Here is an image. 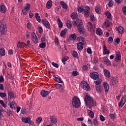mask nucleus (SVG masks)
<instances>
[{
  "label": "nucleus",
  "mask_w": 126,
  "mask_h": 126,
  "mask_svg": "<svg viewBox=\"0 0 126 126\" xmlns=\"http://www.w3.org/2000/svg\"><path fill=\"white\" fill-rule=\"evenodd\" d=\"M77 40L78 42H81L82 43V42H84V38L82 36H79L77 38Z\"/></svg>",
  "instance_id": "nucleus-44"
},
{
  "label": "nucleus",
  "mask_w": 126,
  "mask_h": 126,
  "mask_svg": "<svg viewBox=\"0 0 126 126\" xmlns=\"http://www.w3.org/2000/svg\"><path fill=\"white\" fill-rule=\"evenodd\" d=\"M67 32V29H65L63 30L61 32V37H63V36H65V34H66V32Z\"/></svg>",
  "instance_id": "nucleus-32"
},
{
  "label": "nucleus",
  "mask_w": 126,
  "mask_h": 126,
  "mask_svg": "<svg viewBox=\"0 0 126 126\" xmlns=\"http://www.w3.org/2000/svg\"><path fill=\"white\" fill-rule=\"evenodd\" d=\"M122 11L123 13L126 15V6H124L122 9Z\"/></svg>",
  "instance_id": "nucleus-56"
},
{
  "label": "nucleus",
  "mask_w": 126,
  "mask_h": 126,
  "mask_svg": "<svg viewBox=\"0 0 126 126\" xmlns=\"http://www.w3.org/2000/svg\"><path fill=\"white\" fill-rule=\"evenodd\" d=\"M104 24H105L106 27H109V26H110V22L108 21L105 22Z\"/></svg>",
  "instance_id": "nucleus-51"
},
{
  "label": "nucleus",
  "mask_w": 126,
  "mask_h": 126,
  "mask_svg": "<svg viewBox=\"0 0 126 126\" xmlns=\"http://www.w3.org/2000/svg\"><path fill=\"white\" fill-rule=\"evenodd\" d=\"M52 65H53V66H55V67H57V68H58V67H59V64H58V63H57L55 62L52 63Z\"/></svg>",
  "instance_id": "nucleus-58"
},
{
  "label": "nucleus",
  "mask_w": 126,
  "mask_h": 126,
  "mask_svg": "<svg viewBox=\"0 0 126 126\" xmlns=\"http://www.w3.org/2000/svg\"><path fill=\"white\" fill-rule=\"evenodd\" d=\"M103 55H109V50H108V48H107V47H106V45L103 46Z\"/></svg>",
  "instance_id": "nucleus-24"
},
{
  "label": "nucleus",
  "mask_w": 126,
  "mask_h": 126,
  "mask_svg": "<svg viewBox=\"0 0 126 126\" xmlns=\"http://www.w3.org/2000/svg\"><path fill=\"white\" fill-rule=\"evenodd\" d=\"M30 10V4L28 3L26 7L22 9V12L24 15H26L27 14V11Z\"/></svg>",
  "instance_id": "nucleus-10"
},
{
  "label": "nucleus",
  "mask_w": 126,
  "mask_h": 126,
  "mask_svg": "<svg viewBox=\"0 0 126 126\" xmlns=\"http://www.w3.org/2000/svg\"><path fill=\"white\" fill-rule=\"evenodd\" d=\"M94 10L95 12H96V13L100 14V13H101V6H100L99 5H96L94 7Z\"/></svg>",
  "instance_id": "nucleus-20"
},
{
  "label": "nucleus",
  "mask_w": 126,
  "mask_h": 126,
  "mask_svg": "<svg viewBox=\"0 0 126 126\" xmlns=\"http://www.w3.org/2000/svg\"><path fill=\"white\" fill-rule=\"evenodd\" d=\"M72 56L74 58H76V59H78V54L77 52L74 50L71 52Z\"/></svg>",
  "instance_id": "nucleus-30"
},
{
  "label": "nucleus",
  "mask_w": 126,
  "mask_h": 126,
  "mask_svg": "<svg viewBox=\"0 0 126 126\" xmlns=\"http://www.w3.org/2000/svg\"><path fill=\"white\" fill-rule=\"evenodd\" d=\"M66 26L67 28H69V29H71V27H72V25L71 24V22L69 21H67L66 23Z\"/></svg>",
  "instance_id": "nucleus-39"
},
{
  "label": "nucleus",
  "mask_w": 126,
  "mask_h": 126,
  "mask_svg": "<svg viewBox=\"0 0 126 126\" xmlns=\"http://www.w3.org/2000/svg\"><path fill=\"white\" fill-rule=\"evenodd\" d=\"M106 15L107 18H108V19L111 18V14L110 13V12H107L106 13Z\"/></svg>",
  "instance_id": "nucleus-52"
},
{
  "label": "nucleus",
  "mask_w": 126,
  "mask_h": 126,
  "mask_svg": "<svg viewBox=\"0 0 126 126\" xmlns=\"http://www.w3.org/2000/svg\"><path fill=\"white\" fill-rule=\"evenodd\" d=\"M42 22L43 24V25L48 29H50L51 27V25H50V23L48 21H46L45 20H42Z\"/></svg>",
  "instance_id": "nucleus-15"
},
{
  "label": "nucleus",
  "mask_w": 126,
  "mask_h": 126,
  "mask_svg": "<svg viewBox=\"0 0 126 126\" xmlns=\"http://www.w3.org/2000/svg\"><path fill=\"white\" fill-rule=\"evenodd\" d=\"M29 47L30 48V47H31V44H30V40H27V44H26L25 46L26 47Z\"/></svg>",
  "instance_id": "nucleus-54"
},
{
  "label": "nucleus",
  "mask_w": 126,
  "mask_h": 126,
  "mask_svg": "<svg viewBox=\"0 0 126 126\" xmlns=\"http://www.w3.org/2000/svg\"><path fill=\"white\" fill-rule=\"evenodd\" d=\"M31 120V118L28 117L27 118H22V121L23 123H25V124H28L29 125H33V122L32 121H30Z\"/></svg>",
  "instance_id": "nucleus-8"
},
{
  "label": "nucleus",
  "mask_w": 126,
  "mask_h": 126,
  "mask_svg": "<svg viewBox=\"0 0 126 126\" xmlns=\"http://www.w3.org/2000/svg\"><path fill=\"white\" fill-rule=\"evenodd\" d=\"M94 126H98L99 125L97 118L94 119Z\"/></svg>",
  "instance_id": "nucleus-46"
},
{
  "label": "nucleus",
  "mask_w": 126,
  "mask_h": 126,
  "mask_svg": "<svg viewBox=\"0 0 126 126\" xmlns=\"http://www.w3.org/2000/svg\"><path fill=\"white\" fill-rule=\"evenodd\" d=\"M110 117L111 118V119H112L113 120H114V119L116 118V115L113 114H110Z\"/></svg>",
  "instance_id": "nucleus-57"
},
{
  "label": "nucleus",
  "mask_w": 126,
  "mask_h": 126,
  "mask_svg": "<svg viewBox=\"0 0 126 126\" xmlns=\"http://www.w3.org/2000/svg\"><path fill=\"white\" fill-rule=\"evenodd\" d=\"M63 86L60 84H56V87L59 89V88H61V87H62Z\"/></svg>",
  "instance_id": "nucleus-59"
},
{
  "label": "nucleus",
  "mask_w": 126,
  "mask_h": 126,
  "mask_svg": "<svg viewBox=\"0 0 126 126\" xmlns=\"http://www.w3.org/2000/svg\"><path fill=\"white\" fill-rule=\"evenodd\" d=\"M50 93H51V91H46L45 90H42L40 94L42 97H47V96H48V94H50Z\"/></svg>",
  "instance_id": "nucleus-16"
},
{
  "label": "nucleus",
  "mask_w": 126,
  "mask_h": 126,
  "mask_svg": "<svg viewBox=\"0 0 126 126\" xmlns=\"http://www.w3.org/2000/svg\"><path fill=\"white\" fill-rule=\"evenodd\" d=\"M70 39L74 40L76 39V34L75 33L72 34L70 35Z\"/></svg>",
  "instance_id": "nucleus-40"
},
{
  "label": "nucleus",
  "mask_w": 126,
  "mask_h": 126,
  "mask_svg": "<svg viewBox=\"0 0 126 126\" xmlns=\"http://www.w3.org/2000/svg\"><path fill=\"white\" fill-rule=\"evenodd\" d=\"M55 43L57 45H59V38H58V37L55 38Z\"/></svg>",
  "instance_id": "nucleus-63"
},
{
  "label": "nucleus",
  "mask_w": 126,
  "mask_h": 126,
  "mask_svg": "<svg viewBox=\"0 0 126 126\" xmlns=\"http://www.w3.org/2000/svg\"><path fill=\"white\" fill-rule=\"evenodd\" d=\"M103 72L104 73V75H105L106 77L109 78L111 76V73L107 69L103 70Z\"/></svg>",
  "instance_id": "nucleus-23"
},
{
  "label": "nucleus",
  "mask_w": 126,
  "mask_h": 126,
  "mask_svg": "<svg viewBox=\"0 0 126 126\" xmlns=\"http://www.w3.org/2000/svg\"><path fill=\"white\" fill-rule=\"evenodd\" d=\"M74 26H77L78 30L80 34H84L85 33V29L83 26V23L82 21L79 19H77L76 21H74Z\"/></svg>",
  "instance_id": "nucleus-1"
},
{
  "label": "nucleus",
  "mask_w": 126,
  "mask_h": 126,
  "mask_svg": "<svg viewBox=\"0 0 126 126\" xmlns=\"http://www.w3.org/2000/svg\"><path fill=\"white\" fill-rule=\"evenodd\" d=\"M41 122H42V118L41 117H38L36 119L37 124H40Z\"/></svg>",
  "instance_id": "nucleus-48"
},
{
  "label": "nucleus",
  "mask_w": 126,
  "mask_h": 126,
  "mask_svg": "<svg viewBox=\"0 0 126 126\" xmlns=\"http://www.w3.org/2000/svg\"><path fill=\"white\" fill-rule=\"evenodd\" d=\"M90 7L89 6H87L85 7L83 14L85 17H88L89 16V14H90Z\"/></svg>",
  "instance_id": "nucleus-7"
},
{
  "label": "nucleus",
  "mask_w": 126,
  "mask_h": 126,
  "mask_svg": "<svg viewBox=\"0 0 126 126\" xmlns=\"http://www.w3.org/2000/svg\"><path fill=\"white\" fill-rule=\"evenodd\" d=\"M96 33L97 35L100 36V35H102V33H103V32H102V30L101 29L97 28L96 31Z\"/></svg>",
  "instance_id": "nucleus-35"
},
{
  "label": "nucleus",
  "mask_w": 126,
  "mask_h": 126,
  "mask_svg": "<svg viewBox=\"0 0 126 126\" xmlns=\"http://www.w3.org/2000/svg\"><path fill=\"white\" fill-rule=\"evenodd\" d=\"M90 76L91 78H93V79H94V80H96L98 79V78H99V74H98V73L96 72L91 73Z\"/></svg>",
  "instance_id": "nucleus-11"
},
{
  "label": "nucleus",
  "mask_w": 126,
  "mask_h": 126,
  "mask_svg": "<svg viewBox=\"0 0 126 126\" xmlns=\"http://www.w3.org/2000/svg\"><path fill=\"white\" fill-rule=\"evenodd\" d=\"M119 83V79L117 77H112L111 78V83L112 85H116Z\"/></svg>",
  "instance_id": "nucleus-14"
},
{
  "label": "nucleus",
  "mask_w": 126,
  "mask_h": 126,
  "mask_svg": "<svg viewBox=\"0 0 126 126\" xmlns=\"http://www.w3.org/2000/svg\"><path fill=\"white\" fill-rule=\"evenodd\" d=\"M95 84L96 85H100L101 83H102V80L99 79L94 82Z\"/></svg>",
  "instance_id": "nucleus-41"
},
{
  "label": "nucleus",
  "mask_w": 126,
  "mask_h": 126,
  "mask_svg": "<svg viewBox=\"0 0 126 126\" xmlns=\"http://www.w3.org/2000/svg\"><path fill=\"white\" fill-rule=\"evenodd\" d=\"M78 17V15L76 13V12H73L71 14V18L72 19H77Z\"/></svg>",
  "instance_id": "nucleus-25"
},
{
  "label": "nucleus",
  "mask_w": 126,
  "mask_h": 126,
  "mask_svg": "<svg viewBox=\"0 0 126 126\" xmlns=\"http://www.w3.org/2000/svg\"><path fill=\"white\" fill-rule=\"evenodd\" d=\"M17 46L18 48H21L22 47H25V46H26V44L23 42H20V41H18Z\"/></svg>",
  "instance_id": "nucleus-29"
},
{
  "label": "nucleus",
  "mask_w": 126,
  "mask_h": 126,
  "mask_svg": "<svg viewBox=\"0 0 126 126\" xmlns=\"http://www.w3.org/2000/svg\"><path fill=\"white\" fill-rule=\"evenodd\" d=\"M90 18L92 21H95V18H94V16H92V15H91L90 16Z\"/></svg>",
  "instance_id": "nucleus-62"
},
{
  "label": "nucleus",
  "mask_w": 126,
  "mask_h": 126,
  "mask_svg": "<svg viewBox=\"0 0 126 126\" xmlns=\"http://www.w3.org/2000/svg\"><path fill=\"white\" fill-rule=\"evenodd\" d=\"M116 31H118L120 34H123L124 33V28L122 26H119L115 28Z\"/></svg>",
  "instance_id": "nucleus-17"
},
{
  "label": "nucleus",
  "mask_w": 126,
  "mask_h": 126,
  "mask_svg": "<svg viewBox=\"0 0 126 126\" xmlns=\"http://www.w3.org/2000/svg\"><path fill=\"white\" fill-rule=\"evenodd\" d=\"M6 11V8L4 5L1 4L0 5V12H2V13H4Z\"/></svg>",
  "instance_id": "nucleus-21"
},
{
  "label": "nucleus",
  "mask_w": 126,
  "mask_h": 126,
  "mask_svg": "<svg viewBox=\"0 0 126 126\" xmlns=\"http://www.w3.org/2000/svg\"><path fill=\"white\" fill-rule=\"evenodd\" d=\"M77 48L78 51H81L83 49V43L79 42L77 44Z\"/></svg>",
  "instance_id": "nucleus-19"
},
{
  "label": "nucleus",
  "mask_w": 126,
  "mask_h": 126,
  "mask_svg": "<svg viewBox=\"0 0 126 126\" xmlns=\"http://www.w3.org/2000/svg\"><path fill=\"white\" fill-rule=\"evenodd\" d=\"M126 96L124 95L123 97H122V98L121 100V101L119 102V107H123L124 105L126 103Z\"/></svg>",
  "instance_id": "nucleus-13"
},
{
  "label": "nucleus",
  "mask_w": 126,
  "mask_h": 126,
  "mask_svg": "<svg viewBox=\"0 0 126 126\" xmlns=\"http://www.w3.org/2000/svg\"><path fill=\"white\" fill-rule=\"evenodd\" d=\"M81 88L86 91H90V86L85 81H83L81 84Z\"/></svg>",
  "instance_id": "nucleus-5"
},
{
  "label": "nucleus",
  "mask_w": 126,
  "mask_h": 126,
  "mask_svg": "<svg viewBox=\"0 0 126 126\" xmlns=\"http://www.w3.org/2000/svg\"><path fill=\"white\" fill-rule=\"evenodd\" d=\"M7 115L10 116L12 114V111L10 110H7L6 111Z\"/></svg>",
  "instance_id": "nucleus-55"
},
{
  "label": "nucleus",
  "mask_w": 126,
  "mask_h": 126,
  "mask_svg": "<svg viewBox=\"0 0 126 126\" xmlns=\"http://www.w3.org/2000/svg\"><path fill=\"white\" fill-rule=\"evenodd\" d=\"M122 58V55H121V52L120 51H118L116 53V57H115V62L118 63L121 61V59Z\"/></svg>",
  "instance_id": "nucleus-12"
},
{
  "label": "nucleus",
  "mask_w": 126,
  "mask_h": 126,
  "mask_svg": "<svg viewBox=\"0 0 126 126\" xmlns=\"http://www.w3.org/2000/svg\"><path fill=\"white\" fill-rule=\"evenodd\" d=\"M57 23L59 25V28H63V22H62V21H61V19H60V18H58Z\"/></svg>",
  "instance_id": "nucleus-34"
},
{
  "label": "nucleus",
  "mask_w": 126,
  "mask_h": 126,
  "mask_svg": "<svg viewBox=\"0 0 126 126\" xmlns=\"http://www.w3.org/2000/svg\"><path fill=\"white\" fill-rule=\"evenodd\" d=\"M114 4H113V0L109 1L108 5L109 6H113Z\"/></svg>",
  "instance_id": "nucleus-64"
},
{
  "label": "nucleus",
  "mask_w": 126,
  "mask_h": 126,
  "mask_svg": "<svg viewBox=\"0 0 126 126\" xmlns=\"http://www.w3.org/2000/svg\"><path fill=\"white\" fill-rule=\"evenodd\" d=\"M29 16H30V18H31V19L32 18V17H33V16H34V14L31 11H30Z\"/></svg>",
  "instance_id": "nucleus-61"
},
{
  "label": "nucleus",
  "mask_w": 126,
  "mask_h": 126,
  "mask_svg": "<svg viewBox=\"0 0 126 126\" xmlns=\"http://www.w3.org/2000/svg\"><path fill=\"white\" fill-rule=\"evenodd\" d=\"M0 104H1V105H2V106L4 107V108H5L6 107V105L5 104V103H4V102H3V100H0Z\"/></svg>",
  "instance_id": "nucleus-50"
},
{
  "label": "nucleus",
  "mask_w": 126,
  "mask_h": 126,
  "mask_svg": "<svg viewBox=\"0 0 126 126\" xmlns=\"http://www.w3.org/2000/svg\"><path fill=\"white\" fill-rule=\"evenodd\" d=\"M0 56H1V57H3L4 56H5V50H4V48H0Z\"/></svg>",
  "instance_id": "nucleus-26"
},
{
  "label": "nucleus",
  "mask_w": 126,
  "mask_h": 126,
  "mask_svg": "<svg viewBox=\"0 0 126 126\" xmlns=\"http://www.w3.org/2000/svg\"><path fill=\"white\" fill-rule=\"evenodd\" d=\"M83 70H87L88 69V67L87 66V65H84L83 66Z\"/></svg>",
  "instance_id": "nucleus-60"
},
{
  "label": "nucleus",
  "mask_w": 126,
  "mask_h": 126,
  "mask_svg": "<svg viewBox=\"0 0 126 126\" xmlns=\"http://www.w3.org/2000/svg\"><path fill=\"white\" fill-rule=\"evenodd\" d=\"M0 97H1V98L6 97V94L4 93H0Z\"/></svg>",
  "instance_id": "nucleus-47"
},
{
  "label": "nucleus",
  "mask_w": 126,
  "mask_h": 126,
  "mask_svg": "<svg viewBox=\"0 0 126 126\" xmlns=\"http://www.w3.org/2000/svg\"><path fill=\"white\" fill-rule=\"evenodd\" d=\"M72 74L73 76H77L79 74V73L77 71H73Z\"/></svg>",
  "instance_id": "nucleus-45"
},
{
  "label": "nucleus",
  "mask_w": 126,
  "mask_h": 126,
  "mask_svg": "<svg viewBox=\"0 0 126 126\" xmlns=\"http://www.w3.org/2000/svg\"><path fill=\"white\" fill-rule=\"evenodd\" d=\"M35 19L38 22H41V18H40V15H39V13H35Z\"/></svg>",
  "instance_id": "nucleus-38"
},
{
  "label": "nucleus",
  "mask_w": 126,
  "mask_h": 126,
  "mask_svg": "<svg viewBox=\"0 0 126 126\" xmlns=\"http://www.w3.org/2000/svg\"><path fill=\"white\" fill-rule=\"evenodd\" d=\"M109 44H112L113 43V37L110 36L108 38V39Z\"/></svg>",
  "instance_id": "nucleus-49"
},
{
  "label": "nucleus",
  "mask_w": 126,
  "mask_h": 126,
  "mask_svg": "<svg viewBox=\"0 0 126 126\" xmlns=\"http://www.w3.org/2000/svg\"><path fill=\"white\" fill-rule=\"evenodd\" d=\"M67 60H68V57L67 56L66 57H64L63 59H62V63H63L64 64H65V62H66V61H67Z\"/></svg>",
  "instance_id": "nucleus-43"
},
{
  "label": "nucleus",
  "mask_w": 126,
  "mask_h": 126,
  "mask_svg": "<svg viewBox=\"0 0 126 126\" xmlns=\"http://www.w3.org/2000/svg\"><path fill=\"white\" fill-rule=\"evenodd\" d=\"M78 12L81 13L83 11H84V7L83 6H80L77 8Z\"/></svg>",
  "instance_id": "nucleus-37"
},
{
  "label": "nucleus",
  "mask_w": 126,
  "mask_h": 126,
  "mask_svg": "<svg viewBox=\"0 0 126 126\" xmlns=\"http://www.w3.org/2000/svg\"><path fill=\"white\" fill-rule=\"evenodd\" d=\"M52 1L51 0H50L48 1H47L46 3V7L47 8H48V9H50V8L52 7Z\"/></svg>",
  "instance_id": "nucleus-28"
},
{
  "label": "nucleus",
  "mask_w": 126,
  "mask_h": 126,
  "mask_svg": "<svg viewBox=\"0 0 126 126\" xmlns=\"http://www.w3.org/2000/svg\"><path fill=\"white\" fill-rule=\"evenodd\" d=\"M84 101L88 107L90 108H92V107H95L96 106V101L94 100L90 96L86 95L85 97Z\"/></svg>",
  "instance_id": "nucleus-2"
},
{
  "label": "nucleus",
  "mask_w": 126,
  "mask_h": 126,
  "mask_svg": "<svg viewBox=\"0 0 126 126\" xmlns=\"http://www.w3.org/2000/svg\"><path fill=\"white\" fill-rule=\"evenodd\" d=\"M56 81H57L59 83H63V81H62V80L61 78L57 77L56 78Z\"/></svg>",
  "instance_id": "nucleus-53"
},
{
  "label": "nucleus",
  "mask_w": 126,
  "mask_h": 126,
  "mask_svg": "<svg viewBox=\"0 0 126 126\" xmlns=\"http://www.w3.org/2000/svg\"><path fill=\"white\" fill-rule=\"evenodd\" d=\"M3 21L2 20L0 21V34L1 35H4L7 32L6 26L4 25V23H2Z\"/></svg>",
  "instance_id": "nucleus-4"
},
{
  "label": "nucleus",
  "mask_w": 126,
  "mask_h": 126,
  "mask_svg": "<svg viewBox=\"0 0 126 126\" xmlns=\"http://www.w3.org/2000/svg\"><path fill=\"white\" fill-rule=\"evenodd\" d=\"M95 90L99 93H102L103 91V86H95Z\"/></svg>",
  "instance_id": "nucleus-18"
},
{
  "label": "nucleus",
  "mask_w": 126,
  "mask_h": 126,
  "mask_svg": "<svg viewBox=\"0 0 126 126\" xmlns=\"http://www.w3.org/2000/svg\"><path fill=\"white\" fill-rule=\"evenodd\" d=\"M88 114L90 116L91 118H94V112H93V111L90 110H88Z\"/></svg>",
  "instance_id": "nucleus-36"
},
{
  "label": "nucleus",
  "mask_w": 126,
  "mask_h": 126,
  "mask_svg": "<svg viewBox=\"0 0 126 126\" xmlns=\"http://www.w3.org/2000/svg\"><path fill=\"white\" fill-rule=\"evenodd\" d=\"M32 36V40L33 43V44H38V37L37 35L35 34L34 32H32L31 34Z\"/></svg>",
  "instance_id": "nucleus-9"
},
{
  "label": "nucleus",
  "mask_w": 126,
  "mask_h": 126,
  "mask_svg": "<svg viewBox=\"0 0 126 126\" xmlns=\"http://www.w3.org/2000/svg\"><path fill=\"white\" fill-rule=\"evenodd\" d=\"M50 120L51 121L52 123L55 124H57V122L58 121V120H57V119H56V117H55V116H51Z\"/></svg>",
  "instance_id": "nucleus-31"
},
{
  "label": "nucleus",
  "mask_w": 126,
  "mask_h": 126,
  "mask_svg": "<svg viewBox=\"0 0 126 126\" xmlns=\"http://www.w3.org/2000/svg\"><path fill=\"white\" fill-rule=\"evenodd\" d=\"M8 97H10V99L14 98V94H13V92L8 91Z\"/></svg>",
  "instance_id": "nucleus-33"
},
{
  "label": "nucleus",
  "mask_w": 126,
  "mask_h": 126,
  "mask_svg": "<svg viewBox=\"0 0 126 126\" xmlns=\"http://www.w3.org/2000/svg\"><path fill=\"white\" fill-rule=\"evenodd\" d=\"M72 105L75 108H79L80 106V99L77 96H74L72 99Z\"/></svg>",
  "instance_id": "nucleus-3"
},
{
  "label": "nucleus",
  "mask_w": 126,
  "mask_h": 126,
  "mask_svg": "<svg viewBox=\"0 0 126 126\" xmlns=\"http://www.w3.org/2000/svg\"><path fill=\"white\" fill-rule=\"evenodd\" d=\"M39 47L41 49H44V48H46V43L45 42H42L39 44Z\"/></svg>",
  "instance_id": "nucleus-42"
},
{
  "label": "nucleus",
  "mask_w": 126,
  "mask_h": 126,
  "mask_svg": "<svg viewBox=\"0 0 126 126\" xmlns=\"http://www.w3.org/2000/svg\"><path fill=\"white\" fill-rule=\"evenodd\" d=\"M60 5L64 9H67V4L64 2L63 1H61Z\"/></svg>",
  "instance_id": "nucleus-22"
},
{
  "label": "nucleus",
  "mask_w": 126,
  "mask_h": 126,
  "mask_svg": "<svg viewBox=\"0 0 126 126\" xmlns=\"http://www.w3.org/2000/svg\"><path fill=\"white\" fill-rule=\"evenodd\" d=\"M87 26L88 29H90L91 33H93V32H95V24H92L91 22H89Z\"/></svg>",
  "instance_id": "nucleus-6"
},
{
  "label": "nucleus",
  "mask_w": 126,
  "mask_h": 126,
  "mask_svg": "<svg viewBox=\"0 0 126 126\" xmlns=\"http://www.w3.org/2000/svg\"><path fill=\"white\" fill-rule=\"evenodd\" d=\"M103 87L105 90V92H109V85L107 83H103Z\"/></svg>",
  "instance_id": "nucleus-27"
}]
</instances>
